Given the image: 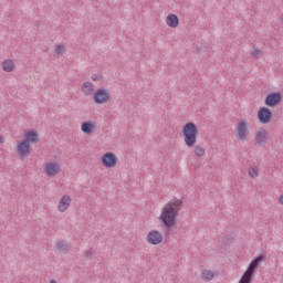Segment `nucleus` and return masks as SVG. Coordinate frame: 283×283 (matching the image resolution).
<instances>
[{
	"label": "nucleus",
	"instance_id": "f257e3e1",
	"mask_svg": "<svg viewBox=\"0 0 283 283\" xmlns=\"http://www.w3.org/2000/svg\"><path fill=\"white\" fill-rule=\"evenodd\" d=\"M182 209V199L174 198L161 210L159 220H161L165 229H174L176 226V218L180 216Z\"/></svg>",
	"mask_w": 283,
	"mask_h": 283
},
{
	"label": "nucleus",
	"instance_id": "f03ea898",
	"mask_svg": "<svg viewBox=\"0 0 283 283\" xmlns=\"http://www.w3.org/2000/svg\"><path fill=\"white\" fill-rule=\"evenodd\" d=\"M198 125H196V123H186L182 127L185 145H187L188 147H196V143H198Z\"/></svg>",
	"mask_w": 283,
	"mask_h": 283
},
{
	"label": "nucleus",
	"instance_id": "7ed1b4c3",
	"mask_svg": "<svg viewBox=\"0 0 283 283\" xmlns=\"http://www.w3.org/2000/svg\"><path fill=\"white\" fill-rule=\"evenodd\" d=\"M109 98H112V93L107 88H97L93 95L96 105H105Z\"/></svg>",
	"mask_w": 283,
	"mask_h": 283
},
{
	"label": "nucleus",
	"instance_id": "20e7f679",
	"mask_svg": "<svg viewBox=\"0 0 283 283\" xmlns=\"http://www.w3.org/2000/svg\"><path fill=\"white\" fill-rule=\"evenodd\" d=\"M258 120L261 125H269L271 120H273V112L271 108L263 106L258 112Z\"/></svg>",
	"mask_w": 283,
	"mask_h": 283
},
{
	"label": "nucleus",
	"instance_id": "39448f33",
	"mask_svg": "<svg viewBox=\"0 0 283 283\" xmlns=\"http://www.w3.org/2000/svg\"><path fill=\"white\" fill-rule=\"evenodd\" d=\"M102 165L107 169H112L118 165V157L112 151H107L102 156Z\"/></svg>",
	"mask_w": 283,
	"mask_h": 283
},
{
	"label": "nucleus",
	"instance_id": "423d86ee",
	"mask_svg": "<svg viewBox=\"0 0 283 283\" xmlns=\"http://www.w3.org/2000/svg\"><path fill=\"white\" fill-rule=\"evenodd\" d=\"M282 103V93L272 92L265 96L264 104L266 107H277Z\"/></svg>",
	"mask_w": 283,
	"mask_h": 283
},
{
	"label": "nucleus",
	"instance_id": "0eeeda50",
	"mask_svg": "<svg viewBox=\"0 0 283 283\" xmlns=\"http://www.w3.org/2000/svg\"><path fill=\"white\" fill-rule=\"evenodd\" d=\"M247 136H249V122L242 119L237 125V138L239 140H247Z\"/></svg>",
	"mask_w": 283,
	"mask_h": 283
},
{
	"label": "nucleus",
	"instance_id": "6e6552de",
	"mask_svg": "<svg viewBox=\"0 0 283 283\" xmlns=\"http://www.w3.org/2000/svg\"><path fill=\"white\" fill-rule=\"evenodd\" d=\"M17 151L20 158H28L30 154H32V146L25 139H22L18 143Z\"/></svg>",
	"mask_w": 283,
	"mask_h": 283
},
{
	"label": "nucleus",
	"instance_id": "1a4fd4ad",
	"mask_svg": "<svg viewBox=\"0 0 283 283\" xmlns=\"http://www.w3.org/2000/svg\"><path fill=\"white\" fill-rule=\"evenodd\" d=\"M265 260H266V254H259L250 262L245 272L250 273V275H255V271L260 266L261 262H264Z\"/></svg>",
	"mask_w": 283,
	"mask_h": 283
},
{
	"label": "nucleus",
	"instance_id": "9d476101",
	"mask_svg": "<svg viewBox=\"0 0 283 283\" xmlns=\"http://www.w3.org/2000/svg\"><path fill=\"white\" fill-rule=\"evenodd\" d=\"M147 242L148 244H153V247H156L163 242V233L158 230H151L147 234Z\"/></svg>",
	"mask_w": 283,
	"mask_h": 283
},
{
	"label": "nucleus",
	"instance_id": "9b49d317",
	"mask_svg": "<svg viewBox=\"0 0 283 283\" xmlns=\"http://www.w3.org/2000/svg\"><path fill=\"white\" fill-rule=\"evenodd\" d=\"M24 140L30 145H36V143H39L40 140L39 132H36L35 129H29L24 134Z\"/></svg>",
	"mask_w": 283,
	"mask_h": 283
},
{
	"label": "nucleus",
	"instance_id": "f8f14e48",
	"mask_svg": "<svg viewBox=\"0 0 283 283\" xmlns=\"http://www.w3.org/2000/svg\"><path fill=\"white\" fill-rule=\"evenodd\" d=\"M71 203H72V198L70 196L67 195L62 196L57 206L59 211H61V213H65V211H67V208L70 207Z\"/></svg>",
	"mask_w": 283,
	"mask_h": 283
},
{
	"label": "nucleus",
	"instance_id": "ddd939ff",
	"mask_svg": "<svg viewBox=\"0 0 283 283\" xmlns=\"http://www.w3.org/2000/svg\"><path fill=\"white\" fill-rule=\"evenodd\" d=\"M81 129L83 134H86V136H90L91 134H94V129H96V122H93V120L83 122L81 125Z\"/></svg>",
	"mask_w": 283,
	"mask_h": 283
},
{
	"label": "nucleus",
	"instance_id": "4468645a",
	"mask_svg": "<svg viewBox=\"0 0 283 283\" xmlns=\"http://www.w3.org/2000/svg\"><path fill=\"white\" fill-rule=\"evenodd\" d=\"M45 171L48 176H56V174H61V164L49 163L45 167Z\"/></svg>",
	"mask_w": 283,
	"mask_h": 283
},
{
	"label": "nucleus",
	"instance_id": "2eb2a0df",
	"mask_svg": "<svg viewBox=\"0 0 283 283\" xmlns=\"http://www.w3.org/2000/svg\"><path fill=\"white\" fill-rule=\"evenodd\" d=\"M268 134L269 133L266 132V129L259 130L255 135L256 145H266V143L269 140Z\"/></svg>",
	"mask_w": 283,
	"mask_h": 283
},
{
	"label": "nucleus",
	"instance_id": "dca6fc26",
	"mask_svg": "<svg viewBox=\"0 0 283 283\" xmlns=\"http://www.w3.org/2000/svg\"><path fill=\"white\" fill-rule=\"evenodd\" d=\"M166 23H167L168 28H178V25L180 23V19H178V15L171 13V14L167 15Z\"/></svg>",
	"mask_w": 283,
	"mask_h": 283
},
{
	"label": "nucleus",
	"instance_id": "f3484780",
	"mask_svg": "<svg viewBox=\"0 0 283 283\" xmlns=\"http://www.w3.org/2000/svg\"><path fill=\"white\" fill-rule=\"evenodd\" d=\"M2 70L4 72H13V70H14V62L12 60H4L2 62Z\"/></svg>",
	"mask_w": 283,
	"mask_h": 283
},
{
	"label": "nucleus",
	"instance_id": "a211bd4d",
	"mask_svg": "<svg viewBox=\"0 0 283 283\" xmlns=\"http://www.w3.org/2000/svg\"><path fill=\"white\" fill-rule=\"evenodd\" d=\"M82 92H83V94H85V96H90V94H92V92H94L92 82H85L82 85Z\"/></svg>",
	"mask_w": 283,
	"mask_h": 283
},
{
	"label": "nucleus",
	"instance_id": "6ab92c4d",
	"mask_svg": "<svg viewBox=\"0 0 283 283\" xmlns=\"http://www.w3.org/2000/svg\"><path fill=\"white\" fill-rule=\"evenodd\" d=\"M56 249H57V251H62V253H69L70 252V245L65 244L64 240H60L56 243Z\"/></svg>",
	"mask_w": 283,
	"mask_h": 283
},
{
	"label": "nucleus",
	"instance_id": "aec40b11",
	"mask_svg": "<svg viewBox=\"0 0 283 283\" xmlns=\"http://www.w3.org/2000/svg\"><path fill=\"white\" fill-rule=\"evenodd\" d=\"M195 156H197V158H202V156H205V148L201 146H196Z\"/></svg>",
	"mask_w": 283,
	"mask_h": 283
},
{
	"label": "nucleus",
	"instance_id": "412c9836",
	"mask_svg": "<svg viewBox=\"0 0 283 283\" xmlns=\"http://www.w3.org/2000/svg\"><path fill=\"white\" fill-rule=\"evenodd\" d=\"M202 277L203 280H213V272H211L210 270H205L202 272Z\"/></svg>",
	"mask_w": 283,
	"mask_h": 283
},
{
	"label": "nucleus",
	"instance_id": "4be33fe9",
	"mask_svg": "<svg viewBox=\"0 0 283 283\" xmlns=\"http://www.w3.org/2000/svg\"><path fill=\"white\" fill-rule=\"evenodd\" d=\"M251 57L252 59H260V57H262V51L260 49H254L251 52Z\"/></svg>",
	"mask_w": 283,
	"mask_h": 283
},
{
	"label": "nucleus",
	"instance_id": "5701e85b",
	"mask_svg": "<svg viewBox=\"0 0 283 283\" xmlns=\"http://www.w3.org/2000/svg\"><path fill=\"white\" fill-rule=\"evenodd\" d=\"M249 176H250L251 178H256V176H258V169L254 168V167L249 168Z\"/></svg>",
	"mask_w": 283,
	"mask_h": 283
},
{
	"label": "nucleus",
	"instance_id": "b1692460",
	"mask_svg": "<svg viewBox=\"0 0 283 283\" xmlns=\"http://www.w3.org/2000/svg\"><path fill=\"white\" fill-rule=\"evenodd\" d=\"M85 258H87L88 260H94V252H92V250H86L84 252Z\"/></svg>",
	"mask_w": 283,
	"mask_h": 283
},
{
	"label": "nucleus",
	"instance_id": "393cba45",
	"mask_svg": "<svg viewBox=\"0 0 283 283\" xmlns=\"http://www.w3.org/2000/svg\"><path fill=\"white\" fill-rule=\"evenodd\" d=\"M63 50H65V48L62 44H57L55 46V54H62Z\"/></svg>",
	"mask_w": 283,
	"mask_h": 283
},
{
	"label": "nucleus",
	"instance_id": "a878e982",
	"mask_svg": "<svg viewBox=\"0 0 283 283\" xmlns=\"http://www.w3.org/2000/svg\"><path fill=\"white\" fill-rule=\"evenodd\" d=\"M91 78L92 81H103V74H93Z\"/></svg>",
	"mask_w": 283,
	"mask_h": 283
},
{
	"label": "nucleus",
	"instance_id": "bb28decb",
	"mask_svg": "<svg viewBox=\"0 0 283 283\" xmlns=\"http://www.w3.org/2000/svg\"><path fill=\"white\" fill-rule=\"evenodd\" d=\"M279 202H280V205H283V195H281V196L279 197Z\"/></svg>",
	"mask_w": 283,
	"mask_h": 283
},
{
	"label": "nucleus",
	"instance_id": "cd10ccee",
	"mask_svg": "<svg viewBox=\"0 0 283 283\" xmlns=\"http://www.w3.org/2000/svg\"><path fill=\"white\" fill-rule=\"evenodd\" d=\"M3 143H4L3 136L0 135V145H3Z\"/></svg>",
	"mask_w": 283,
	"mask_h": 283
},
{
	"label": "nucleus",
	"instance_id": "c85d7f7f",
	"mask_svg": "<svg viewBox=\"0 0 283 283\" xmlns=\"http://www.w3.org/2000/svg\"><path fill=\"white\" fill-rule=\"evenodd\" d=\"M50 283H59V282H56V280L52 279V280L50 281Z\"/></svg>",
	"mask_w": 283,
	"mask_h": 283
},
{
	"label": "nucleus",
	"instance_id": "c756f323",
	"mask_svg": "<svg viewBox=\"0 0 283 283\" xmlns=\"http://www.w3.org/2000/svg\"><path fill=\"white\" fill-rule=\"evenodd\" d=\"M223 242H224L226 244H229V241H227V238L223 239Z\"/></svg>",
	"mask_w": 283,
	"mask_h": 283
},
{
	"label": "nucleus",
	"instance_id": "7c9ffc66",
	"mask_svg": "<svg viewBox=\"0 0 283 283\" xmlns=\"http://www.w3.org/2000/svg\"><path fill=\"white\" fill-rule=\"evenodd\" d=\"M281 22L283 23V15H282V18H281Z\"/></svg>",
	"mask_w": 283,
	"mask_h": 283
}]
</instances>
